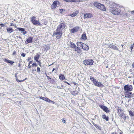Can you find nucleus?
<instances>
[{
    "label": "nucleus",
    "mask_w": 134,
    "mask_h": 134,
    "mask_svg": "<svg viewBox=\"0 0 134 134\" xmlns=\"http://www.w3.org/2000/svg\"><path fill=\"white\" fill-rule=\"evenodd\" d=\"M108 46L111 49H113V48L114 47V45H113L112 44H109Z\"/></svg>",
    "instance_id": "32"
},
{
    "label": "nucleus",
    "mask_w": 134,
    "mask_h": 134,
    "mask_svg": "<svg viewBox=\"0 0 134 134\" xmlns=\"http://www.w3.org/2000/svg\"><path fill=\"white\" fill-rule=\"evenodd\" d=\"M37 71L38 73H39L40 72V71H41L40 69V68L39 67H38L37 68Z\"/></svg>",
    "instance_id": "36"
},
{
    "label": "nucleus",
    "mask_w": 134,
    "mask_h": 134,
    "mask_svg": "<svg viewBox=\"0 0 134 134\" xmlns=\"http://www.w3.org/2000/svg\"><path fill=\"white\" fill-rule=\"evenodd\" d=\"M57 88H60V87L59 86H57Z\"/></svg>",
    "instance_id": "59"
},
{
    "label": "nucleus",
    "mask_w": 134,
    "mask_h": 134,
    "mask_svg": "<svg viewBox=\"0 0 134 134\" xmlns=\"http://www.w3.org/2000/svg\"><path fill=\"white\" fill-rule=\"evenodd\" d=\"M44 100L46 101V102H50V100L48 98H45V100Z\"/></svg>",
    "instance_id": "33"
},
{
    "label": "nucleus",
    "mask_w": 134,
    "mask_h": 134,
    "mask_svg": "<svg viewBox=\"0 0 134 134\" xmlns=\"http://www.w3.org/2000/svg\"><path fill=\"white\" fill-rule=\"evenodd\" d=\"M99 106L105 112L107 113H108L109 112V110L106 106H104L102 105H99Z\"/></svg>",
    "instance_id": "8"
},
{
    "label": "nucleus",
    "mask_w": 134,
    "mask_h": 134,
    "mask_svg": "<svg viewBox=\"0 0 134 134\" xmlns=\"http://www.w3.org/2000/svg\"><path fill=\"white\" fill-rule=\"evenodd\" d=\"M132 68H134V62L133 63H132Z\"/></svg>",
    "instance_id": "52"
},
{
    "label": "nucleus",
    "mask_w": 134,
    "mask_h": 134,
    "mask_svg": "<svg viewBox=\"0 0 134 134\" xmlns=\"http://www.w3.org/2000/svg\"><path fill=\"white\" fill-rule=\"evenodd\" d=\"M129 114L131 116H134V112H132V111H129Z\"/></svg>",
    "instance_id": "28"
},
{
    "label": "nucleus",
    "mask_w": 134,
    "mask_h": 134,
    "mask_svg": "<svg viewBox=\"0 0 134 134\" xmlns=\"http://www.w3.org/2000/svg\"><path fill=\"white\" fill-rule=\"evenodd\" d=\"M31 66L30 65H28V68L29 69H30L31 67Z\"/></svg>",
    "instance_id": "55"
},
{
    "label": "nucleus",
    "mask_w": 134,
    "mask_h": 134,
    "mask_svg": "<svg viewBox=\"0 0 134 134\" xmlns=\"http://www.w3.org/2000/svg\"><path fill=\"white\" fill-rule=\"evenodd\" d=\"M131 13L129 11H126L125 10L121 12V15H123L124 17H129L130 16Z\"/></svg>",
    "instance_id": "7"
},
{
    "label": "nucleus",
    "mask_w": 134,
    "mask_h": 134,
    "mask_svg": "<svg viewBox=\"0 0 134 134\" xmlns=\"http://www.w3.org/2000/svg\"><path fill=\"white\" fill-rule=\"evenodd\" d=\"M32 61H30L29 63V64L30 65L31 63L32 62Z\"/></svg>",
    "instance_id": "56"
},
{
    "label": "nucleus",
    "mask_w": 134,
    "mask_h": 134,
    "mask_svg": "<svg viewBox=\"0 0 134 134\" xmlns=\"http://www.w3.org/2000/svg\"><path fill=\"white\" fill-rule=\"evenodd\" d=\"M4 26V25L3 24H0V26H1L2 27H3Z\"/></svg>",
    "instance_id": "46"
},
{
    "label": "nucleus",
    "mask_w": 134,
    "mask_h": 134,
    "mask_svg": "<svg viewBox=\"0 0 134 134\" xmlns=\"http://www.w3.org/2000/svg\"><path fill=\"white\" fill-rule=\"evenodd\" d=\"M31 59V58H28V59H27V61H29Z\"/></svg>",
    "instance_id": "54"
},
{
    "label": "nucleus",
    "mask_w": 134,
    "mask_h": 134,
    "mask_svg": "<svg viewBox=\"0 0 134 134\" xmlns=\"http://www.w3.org/2000/svg\"><path fill=\"white\" fill-rule=\"evenodd\" d=\"M40 57V55H36L34 57V59L35 60L36 62H39V61H38V59Z\"/></svg>",
    "instance_id": "20"
},
{
    "label": "nucleus",
    "mask_w": 134,
    "mask_h": 134,
    "mask_svg": "<svg viewBox=\"0 0 134 134\" xmlns=\"http://www.w3.org/2000/svg\"><path fill=\"white\" fill-rule=\"evenodd\" d=\"M38 62L39 63V65H40V66H41V62H39H39Z\"/></svg>",
    "instance_id": "58"
},
{
    "label": "nucleus",
    "mask_w": 134,
    "mask_h": 134,
    "mask_svg": "<svg viewBox=\"0 0 134 134\" xmlns=\"http://www.w3.org/2000/svg\"><path fill=\"white\" fill-rule=\"evenodd\" d=\"M71 46L72 48H74V49H75V48L77 47L75 45V44L73 43H71Z\"/></svg>",
    "instance_id": "29"
},
{
    "label": "nucleus",
    "mask_w": 134,
    "mask_h": 134,
    "mask_svg": "<svg viewBox=\"0 0 134 134\" xmlns=\"http://www.w3.org/2000/svg\"><path fill=\"white\" fill-rule=\"evenodd\" d=\"M59 3V2L57 1H54L53 2V4L51 5V8L52 9H54L56 7L58 3Z\"/></svg>",
    "instance_id": "9"
},
{
    "label": "nucleus",
    "mask_w": 134,
    "mask_h": 134,
    "mask_svg": "<svg viewBox=\"0 0 134 134\" xmlns=\"http://www.w3.org/2000/svg\"><path fill=\"white\" fill-rule=\"evenodd\" d=\"M134 46V43H133V44L131 46H130V48L131 49V51H132V49L133 48Z\"/></svg>",
    "instance_id": "35"
},
{
    "label": "nucleus",
    "mask_w": 134,
    "mask_h": 134,
    "mask_svg": "<svg viewBox=\"0 0 134 134\" xmlns=\"http://www.w3.org/2000/svg\"><path fill=\"white\" fill-rule=\"evenodd\" d=\"M82 39L84 40H86L87 39V37L86 34H83L82 35Z\"/></svg>",
    "instance_id": "26"
},
{
    "label": "nucleus",
    "mask_w": 134,
    "mask_h": 134,
    "mask_svg": "<svg viewBox=\"0 0 134 134\" xmlns=\"http://www.w3.org/2000/svg\"><path fill=\"white\" fill-rule=\"evenodd\" d=\"M16 52L15 51H14V52L13 54V55H15L16 54Z\"/></svg>",
    "instance_id": "53"
},
{
    "label": "nucleus",
    "mask_w": 134,
    "mask_h": 134,
    "mask_svg": "<svg viewBox=\"0 0 134 134\" xmlns=\"http://www.w3.org/2000/svg\"><path fill=\"white\" fill-rule=\"evenodd\" d=\"M131 14L134 15V10L131 12Z\"/></svg>",
    "instance_id": "49"
},
{
    "label": "nucleus",
    "mask_w": 134,
    "mask_h": 134,
    "mask_svg": "<svg viewBox=\"0 0 134 134\" xmlns=\"http://www.w3.org/2000/svg\"><path fill=\"white\" fill-rule=\"evenodd\" d=\"M4 60V62H5L7 63H9L10 62V60H9L8 59H5Z\"/></svg>",
    "instance_id": "34"
},
{
    "label": "nucleus",
    "mask_w": 134,
    "mask_h": 134,
    "mask_svg": "<svg viewBox=\"0 0 134 134\" xmlns=\"http://www.w3.org/2000/svg\"><path fill=\"white\" fill-rule=\"evenodd\" d=\"M61 87H63V85H62L61 86Z\"/></svg>",
    "instance_id": "61"
},
{
    "label": "nucleus",
    "mask_w": 134,
    "mask_h": 134,
    "mask_svg": "<svg viewBox=\"0 0 134 134\" xmlns=\"http://www.w3.org/2000/svg\"><path fill=\"white\" fill-rule=\"evenodd\" d=\"M17 29L19 31H21L23 32L24 31V29L23 28H18Z\"/></svg>",
    "instance_id": "30"
},
{
    "label": "nucleus",
    "mask_w": 134,
    "mask_h": 134,
    "mask_svg": "<svg viewBox=\"0 0 134 134\" xmlns=\"http://www.w3.org/2000/svg\"><path fill=\"white\" fill-rule=\"evenodd\" d=\"M21 55L23 57H25V54L24 53H22L21 54Z\"/></svg>",
    "instance_id": "43"
},
{
    "label": "nucleus",
    "mask_w": 134,
    "mask_h": 134,
    "mask_svg": "<svg viewBox=\"0 0 134 134\" xmlns=\"http://www.w3.org/2000/svg\"><path fill=\"white\" fill-rule=\"evenodd\" d=\"M14 26L15 27H16V25L15 24H13V23H11L10 24V26Z\"/></svg>",
    "instance_id": "40"
},
{
    "label": "nucleus",
    "mask_w": 134,
    "mask_h": 134,
    "mask_svg": "<svg viewBox=\"0 0 134 134\" xmlns=\"http://www.w3.org/2000/svg\"><path fill=\"white\" fill-rule=\"evenodd\" d=\"M93 4L95 6L98 8L100 5V3L97 2H95L93 3Z\"/></svg>",
    "instance_id": "19"
},
{
    "label": "nucleus",
    "mask_w": 134,
    "mask_h": 134,
    "mask_svg": "<svg viewBox=\"0 0 134 134\" xmlns=\"http://www.w3.org/2000/svg\"><path fill=\"white\" fill-rule=\"evenodd\" d=\"M118 5L115 3H112L111 6L109 7V11L113 14L115 15L119 14L121 10L119 8H118Z\"/></svg>",
    "instance_id": "2"
},
{
    "label": "nucleus",
    "mask_w": 134,
    "mask_h": 134,
    "mask_svg": "<svg viewBox=\"0 0 134 134\" xmlns=\"http://www.w3.org/2000/svg\"><path fill=\"white\" fill-rule=\"evenodd\" d=\"M113 49L115 50L118 51L119 52H121V50H119L118 48L116 46H114V47L113 48Z\"/></svg>",
    "instance_id": "27"
},
{
    "label": "nucleus",
    "mask_w": 134,
    "mask_h": 134,
    "mask_svg": "<svg viewBox=\"0 0 134 134\" xmlns=\"http://www.w3.org/2000/svg\"><path fill=\"white\" fill-rule=\"evenodd\" d=\"M33 37H30L27 38L25 41V43L27 44L28 43H31L32 42Z\"/></svg>",
    "instance_id": "11"
},
{
    "label": "nucleus",
    "mask_w": 134,
    "mask_h": 134,
    "mask_svg": "<svg viewBox=\"0 0 134 134\" xmlns=\"http://www.w3.org/2000/svg\"><path fill=\"white\" fill-rule=\"evenodd\" d=\"M93 62L92 59H87L84 60L83 63L86 65H93Z\"/></svg>",
    "instance_id": "6"
},
{
    "label": "nucleus",
    "mask_w": 134,
    "mask_h": 134,
    "mask_svg": "<svg viewBox=\"0 0 134 134\" xmlns=\"http://www.w3.org/2000/svg\"><path fill=\"white\" fill-rule=\"evenodd\" d=\"M49 103H53V104H54L55 103V102H53V101H52V100H50V102H49Z\"/></svg>",
    "instance_id": "45"
},
{
    "label": "nucleus",
    "mask_w": 134,
    "mask_h": 134,
    "mask_svg": "<svg viewBox=\"0 0 134 134\" xmlns=\"http://www.w3.org/2000/svg\"><path fill=\"white\" fill-rule=\"evenodd\" d=\"M84 19L89 18L92 17V14L91 13H86L84 14Z\"/></svg>",
    "instance_id": "14"
},
{
    "label": "nucleus",
    "mask_w": 134,
    "mask_h": 134,
    "mask_svg": "<svg viewBox=\"0 0 134 134\" xmlns=\"http://www.w3.org/2000/svg\"><path fill=\"white\" fill-rule=\"evenodd\" d=\"M65 10L64 9H61L59 10L60 13L61 14L62 13L63 11H65Z\"/></svg>",
    "instance_id": "38"
},
{
    "label": "nucleus",
    "mask_w": 134,
    "mask_h": 134,
    "mask_svg": "<svg viewBox=\"0 0 134 134\" xmlns=\"http://www.w3.org/2000/svg\"><path fill=\"white\" fill-rule=\"evenodd\" d=\"M62 120L63 122L64 123L65 122V121L64 119H62Z\"/></svg>",
    "instance_id": "50"
},
{
    "label": "nucleus",
    "mask_w": 134,
    "mask_h": 134,
    "mask_svg": "<svg viewBox=\"0 0 134 134\" xmlns=\"http://www.w3.org/2000/svg\"><path fill=\"white\" fill-rule=\"evenodd\" d=\"M120 134H122V133L121 132L120 133Z\"/></svg>",
    "instance_id": "62"
},
{
    "label": "nucleus",
    "mask_w": 134,
    "mask_h": 134,
    "mask_svg": "<svg viewBox=\"0 0 134 134\" xmlns=\"http://www.w3.org/2000/svg\"><path fill=\"white\" fill-rule=\"evenodd\" d=\"M117 110H118V113L123 112L122 109L119 107H118Z\"/></svg>",
    "instance_id": "25"
},
{
    "label": "nucleus",
    "mask_w": 134,
    "mask_h": 134,
    "mask_svg": "<svg viewBox=\"0 0 134 134\" xmlns=\"http://www.w3.org/2000/svg\"><path fill=\"white\" fill-rule=\"evenodd\" d=\"M7 30L8 33H11L13 32V29L11 28H8L7 29Z\"/></svg>",
    "instance_id": "23"
},
{
    "label": "nucleus",
    "mask_w": 134,
    "mask_h": 134,
    "mask_svg": "<svg viewBox=\"0 0 134 134\" xmlns=\"http://www.w3.org/2000/svg\"><path fill=\"white\" fill-rule=\"evenodd\" d=\"M111 134H118L116 132L111 133Z\"/></svg>",
    "instance_id": "51"
},
{
    "label": "nucleus",
    "mask_w": 134,
    "mask_h": 134,
    "mask_svg": "<svg viewBox=\"0 0 134 134\" xmlns=\"http://www.w3.org/2000/svg\"><path fill=\"white\" fill-rule=\"evenodd\" d=\"M46 76L47 77V79L49 80V79H51V78L49 76H47V75H46Z\"/></svg>",
    "instance_id": "48"
},
{
    "label": "nucleus",
    "mask_w": 134,
    "mask_h": 134,
    "mask_svg": "<svg viewBox=\"0 0 134 134\" xmlns=\"http://www.w3.org/2000/svg\"><path fill=\"white\" fill-rule=\"evenodd\" d=\"M22 33L24 35L27 33V32L24 30V31Z\"/></svg>",
    "instance_id": "44"
},
{
    "label": "nucleus",
    "mask_w": 134,
    "mask_h": 134,
    "mask_svg": "<svg viewBox=\"0 0 134 134\" xmlns=\"http://www.w3.org/2000/svg\"><path fill=\"white\" fill-rule=\"evenodd\" d=\"M78 13V12L77 11H76L74 12L71 15L72 16L75 17L77 14Z\"/></svg>",
    "instance_id": "24"
},
{
    "label": "nucleus",
    "mask_w": 134,
    "mask_h": 134,
    "mask_svg": "<svg viewBox=\"0 0 134 134\" xmlns=\"http://www.w3.org/2000/svg\"><path fill=\"white\" fill-rule=\"evenodd\" d=\"M72 2H80L81 1V0H71Z\"/></svg>",
    "instance_id": "37"
},
{
    "label": "nucleus",
    "mask_w": 134,
    "mask_h": 134,
    "mask_svg": "<svg viewBox=\"0 0 134 134\" xmlns=\"http://www.w3.org/2000/svg\"><path fill=\"white\" fill-rule=\"evenodd\" d=\"M125 93V97L130 98L132 97V93L130 92L132 91L133 87L131 85H125L124 87Z\"/></svg>",
    "instance_id": "3"
},
{
    "label": "nucleus",
    "mask_w": 134,
    "mask_h": 134,
    "mask_svg": "<svg viewBox=\"0 0 134 134\" xmlns=\"http://www.w3.org/2000/svg\"><path fill=\"white\" fill-rule=\"evenodd\" d=\"M64 82L65 83H66L68 84L69 85H70V84L68 82H67L66 81H64Z\"/></svg>",
    "instance_id": "47"
},
{
    "label": "nucleus",
    "mask_w": 134,
    "mask_h": 134,
    "mask_svg": "<svg viewBox=\"0 0 134 134\" xmlns=\"http://www.w3.org/2000/svg\"><path fill=\"white\" fill-rule=\"evenodd\" d=\"M83 45V47H82V48L84 50H88L89 49V47L85 44Z\"/></svg>",
    "instance_id": "17"
},
{
    "label": "nucleus",
    "mask_w": 134,
    "mask_h": 134,
    "mask_svg": "<svg viewBox=\"0 0 134 134\" xmlns=\"http://www.w3.org/2000/svg\"><path fill=\"white\" fill-rule=\"evenodd\" d=\"M54 70H55V68H54L53 69V70H52V72H53L54 71Z\"/></svg>",
    "instance_id": "57"
},
{
    "label": "nucleus",
    "mask_w": 134,
    "mask_h": 134,
    "mask_svg": "<svg viewBox=\"0 0 134 134\" xmlns=\"http://www.w3.org/2000/svg\"><path fill=\"white\" fill-rule=\"evenodd\" d=\"M84 44V43L80 42H78L77 43V45L78 47L79 46H80L82 48L83 47V46L84 45L83 44Z\"/></svg>",
    "instance_id": "16"
},
{
    "label": "nucleus",
    "mask_w": 134,
    "mask_h": 134,
    "mask_svg": "<svg viewBox=\"0 0 134 134\" xmlns=\"http://www.w3.org/2000/svg\"><path fill=\"white\" fill-rule=\"evenodd\" d=\"M123 46H124V45L123 44L121 45V46H122V47H123Z\"/></svg>",
    "instance_id": "60"
},
{
    "label": "nucleus",
    "mask_w": 134,
    "mask_h": 134,
    "mask_svg": "<svg viewBox=\"0 0 134 134\" xmlns=\"http://www.w3.org/2000/svg\"><path fill=\"white\" fill-rule=\"evenodd\" d=\"M7 24V23H5V24Z\"/></svg>",
    "instance_id": "64"
},
{
    "label": "nucleus",
    "mask_w": 134,
    "mask_h": 134,
    "mask_svg": "<svg viewBox=\"0 0 134 134\" xmlns=\"http://www.w3.org/2000/svg\"><path fill=\"white\" fill-rule=\"evenodd\" d=\"M31 22L32 24L36 25H40V23L38 20H36V17L33 16L31 18Z\"/></svg>",
    "instance_id": "5"
},
{
    "label": "nucleus",
    "mask_w": 134,
    "mask_h": 134,
    "mask_svg": "<svg viewBox=\"0 0 134 134\" xmlns=\"http://www.w3.org/2000/svg\"><path fill=\"white\" fill-rule=\"evenodd\" d=\"M37 66V64H36V63H33L32 64V67H34V66Z\"/></svg>",
    "instance_id": "39"
},
{
    "label": "nucleus",
    "mask_w": 134,
    "mask_h": 134,
    "mask_svg": "<svg viewBox=\"0 0 134 134\" xmlns=\"http://www.w3.org/2000/svg\"><path fill=\"white\" fill-rule=\"evenodd\" d=\"M66 24L64 21L60 22L57 26L56 31L53 33V36H55L57 38H60L62 35V30L65 28Z\"/></svg>",
    "instance_id": "1"
},
{
    "label": "nucleus",
    "mask_w": 134,
    "mask_h": 134,
    "mask_svg": "<svg viewBox=\"0 0 134 134\" xmlns=\"http://www.w3.org/2000/svg\"><path fill=\"white\" fill-rule=\"evenodd\" d=\"M75 49V51H76L78 53H81V49L79 47H76Z\"/></svg>",
    "instance_id": "18"
},
{
    "label": "nucleus",
    "mask_w": 134,
    "mask_h": 134,
    "mask_svg": "<svg viewBox=\"0 0 134 134\" xmlns=\"http://www.w3.org/2000/svg\"><path fill=\"white\" fill-rule=\"evenodd\" d=\"M42 49L44 51H47L48 50L49 48V46H48L45 45L43 47Z\"/></svg>",
    "instance_id": "15"
},
{
    "label": "nucleus",
    "mask_w": 134,
    "mask_h": 134,
    "mask_svg": "<svg viewBox=\"0 0 134 134\" xmlns=\"http://www.w3.org/2000/svg\"><path fill=\"white\" fill-rule=\"evenodd\" d=\"M98 127V126H97L96 127V128H97V127Z\"/></svg>",
    "instance_id": "63"
},
{
    "label": "nucleus",
    "mask_w": 134,
    "mask_h": 134,
    "mask_svg": "<svg viewBox=\"0 0 134 134\" xmlns=\"http://www.w3.org/2000/svg\"><path fill=\"white\" fill-rule=\"evenodd\" d=\"M79 29V27L77 26L76 27L71 30V32L73 33L77 31Z\"/></svg>",
    "instance_id": "13"
},
{
    "label": "nucleus",
    "mask_w": 134,
    "mask_h": 134,
    "mask_svg": "<svg viewBox=\"0 0 134 134\" xmlns=\"http://www.w3.org/2000/svg\"><path fill=\"white\" fill-rule=\"evenodd\" d=\"M39 98L41 99H42L44 100H45L44 99L45 98H44L42 97H40Z\"/></svg>",
    "instance_id": "41"
},
{
    "label": "nucleus",
    "mask_w": 134,
    "mask_h": 134,
    "mask_svg": "<svg viewBox=\"0 0 134 134\" xmlns=\"http://www.w3.org/2000/svg\"><path fill=\"white\" fill-rule=\"evenodd\" d=\"M98 8L102 10L105 11L106 10V8L105 7L104 5L100 3V5H99L98 7Z\"/></svg>",
    "instance_id": "12"
},
{
    "label": "nucleus",
    "mask_w": 134,
    "mask_h": 134,
    "mask_svg": "<svg viewBox=\"0 0 134 134\" xmlns=\"http://www.w3.org/2000/svg\"><path fill=\"white\" fill-rule=\"evenodd\" d=\"M118 114L119 116L121 118H122L124 120H125L126 119V117L125 116L124 114L123 113V112L120 113H118Z\"/></svg>",
    "instance_id": "10"
},
{
    "label": "nucleus",
    "mask_w": 134,
    "mask_h": 134,
    "mask_svg": "<svg viewBox=\"0 0 134 134\" xmlns=\"http://www.w3.org/2000/svg\"><path fill=\"white\" fill-rule=\"evenodd\" d=\"M15 77H16V80L18 82H21L22 81H24L25 80V79L23 80H19L17 78L16 76V75H15Z\"/></svg>",
    "instance_id": "31"
},
{
    "label": "nucleus",
    "mask_w": 134,
    "mask_h": 134,
    "mask_svg": "<svg viewBox=\"0 0 134 134\" xmlns=\"http://www.w3.org/2000/svg\"><path fill=\"white\" fill-rule=\"evenodd\" d=\"M14 63V62L11 61H10L9 63L11 64V65H12Z\"/></svg>",
    "instance_id": "42"
},
{
    "label": "nucleus",
    "mask_w": 134,
    "mask_h": 134,
    "mask_svg": "<svg viewBox=\"0 0 134 134\" xmlns=\"http://www.w3.org/2000/svg\"><path fill=\"white\" fill-rule=\"evenodd\" d=\"M90 79L95 86L101 88L104 87V86L103 84L100 82L98 81L96 79H94L93 77L91 76Z\"/></svg>",
    "instance_id": "4"
},
{
    "label": "nucleus",
    "mask_w": 134,
    "mask_h": 134,
    "mask_svg": "<svg viewBox=\"0 0 134 134\" xmlns=\"http://www.w3.org/2000/svg\"><path fill=\"white\" fill-rule=\"evenodd\" d=\"M102 118L104 119H105L106 121H108V116H107L105 115H103L102 116Z\"/></svg>",
    "instance_id": "22"
},
{
    "label": "nucleus",
    "mask_w": 134,
    "mask_h": 134,
    "mask_svg": "<svg viewBox=\"0 0 134 134\" xmlns=\"http://www.w3.org/2000/svg\"><path fill=\"white\" fill-rule=\"evenodd\" d=\"M59 79L62 80H63L65 79V77L64 75L62 74L60 75L59 76Z\"/></svg>",
    "instance_id": "21"
}]
</instances>
